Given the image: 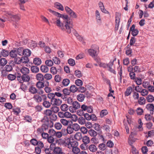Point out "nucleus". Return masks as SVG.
<instances>
[{
    "label": "nucleus",
    "mask_w": 154,
    "mask_h": 154,
    "mask_svg": "<svg viewBox=\"0 0 154 154\" xmlns=\"http://www.w3.org/2000/svg\"><path fill=\"white\" fill-rule=\"evenodd\" d=\"M98 147L100 150L102 151H104L106 148L107 146L105 144L102 143L99 145Z\"/></svg>",
    "instance_id": "46"
},
{
    "label": "nucleus",
    "mask_w": 154,
    "mask_h": 154,
    "mask_svg": "<svg viewBox=\"0 0 154 154\" xmlns=\"http://www.w3.org/2000/svg\"><path fill=\"white\" fill-rule=\"evenodd\" d=\"M136 111L137 114L138 115H142L143 112V109L140 107H138L137 108L136 110Z\"/></svg>",
    "instance_id": "56"
},
{
    "label": "nucleus",
    "mask_w": 154,
    "mask_h": 154,
    "mask_svg": "<svg viewBox=\"0 0 154 154\" xmlns=\"http://www.w3.org/2000/svg\"><path fill=\"white\" fill-rule=\"evenodd\" d=\"M29 91L32 94H35L38 93L37 89L33 86L30 87L29 89Z\"/></svg>",
    "instance_id": "16"
},
{
    "label": "nucleus",
    "mask_w": 154,
    "mask_h": 154,
    "mask_svg": "<svg viewBox=\"0 0 154 154\" xmlns=\"http://www.w3.org/2000/svg\"><path fill=\"white\" fill-rule=\"evenodd\" d=\"M62 151V149L60 147H57L55 148L53 150V154H58L60 152Z\"/></svg>",
    "instance_id": "45"
},
{
    "label": "nucleus",
    "mask_w": 154,
    "mask_h": 154,
    "mask_svg": "<svg viewBox=\"0 0 154 154\" xmlns=\"http://www.w3.org/2000/svg\"><path fill=\"white\" fill-rule=\"evenodd\" d=\"M43 105L46 108H49L51 106V102L47 101L46 100H43Z\"/></svg>",
    "instance_id": "31"
},
{
    "label": "nucleus",
    "mask_w": 154,
    "mask_h": 154,
    "mask_svg": "<svg viewBox=\"0 0 154 154\" xmlns=\"http://www.w3.org/2000/svg\"><path fill=\"white\" fill-rule=\"evenodd\" d=\"M20 71L23 75L28 74L29 72V69L25 67L22 68L20 69Z\"/></svg>",
    "instance_id": "18"
},
{
    "label": "nucleus",
    "mask_w": 154,
    "mask_h": 154,
    "mask_svg": "<svg viewBox=\"0 0 154 154\" xmlns=\"http://www.w3.org/2000/svg\"><path fill=\"white\" fill-rule=\"evenodd\" d=\"M24 48L21 47H20L16 49L17 54L20 56H23V54Z\"/></svg>",
    "instance_id": "20"
},
{
    "label": "nucleus",
    "mask_w": 154,
    "mask_h": 154,
    "mask_svg": "<svg viewBox=\"0 0 154 154\" xmlns=\"http://www.w3.org/2000/svg\"><path fill=\"white\" fill-rule=\"evenodd\" d=\"M82 141L85 144H86L89 143L90 140L89 137L87 136H85L83 137Z\"/></svg>",
    "instance_id": "28"
},
{
    "label": "nucleus",
    "mask_w": 154,
    "mask_h": 154,
    "mask_svg": "<svg viewBox=\"0 0 154 154\" xmlns=\"http://www.w3.org/2000/svg\"><path fill=\"white\" fill-rule=\"evenodd\" d=\"M79 89L78 88L74 85H71L70 87V92L73 93L76 92Z\"/></svg>",
    "instance_id": "39"
},
{
    "label": "nucleus",
    "mask_w": 154,
    "mask_h": 154,
    "mask_svg": "<svg viewBox=\"0 0 154 154\" xmlns=\"http://www.w3.org/2000/svg\"><path fill=\"white\" fill-rule=\"evenodd\" d=\"M146 100L143 97H140L138 100V103L140 105L144 104L145 103Z\"/></svg>",
    "instance_id": "33"
},
{
    "label": "nucleus",
    "mask_w": 154,
    "mask_h": 154,
    "mask_svg": "<svg viewBox=\"0 0 154 154\" xmlns=\"http://www.w3.org/2000/svg\"><path fill=\"white\" fill-rule=\"evenodd\" d=\"M66 130V131L67 133L69 134H71L73 133L74 131L72 128V125H69L67 127Z\"/></svg>",
    "instance_id": "27"
},
{
    "label": "nucleus",
    "mask_w": 154,
    "mask_h": 154,
    "mask_svg": "<svg viewBox=\"0 0 154 154\" xmlns=\"http://www.w3.org/2000/svg\"><path fill=\"white\" fill-rule=\"evenodd\" d=\"M73 130L75 131H79L80 129V127L79 124L77 123H74L72 125Z\"/></svg>",
    "instance_id": "37"
},
{
    "label": "nucleus",
    "mask_w": 154,
    "mask_h": 154,
    "mask_svg": "<svg viewBox=\"0 0 154 154\" xmlns=\"http://www.w3.org/2000/svg\"><path fill=\"white\" fill-rule=\"evenodd\" d=\"M60 122L64 126H67L68 125L69 123V121L67 120L62 119L60 120Z\"/></svg>",
    "instance_id": "51"
},
{
    "label": "nucleus",
    "mask_w": 154,
    "mask_h": 154,
    "mask_svg": "<svg viewBox=\"0 0 154 154\" xmlns=\"http://www.w3.org/2000/svg\"><path fill=\"white\" fill-rule=\"evenodd\" d=\"M52 60L55 64H59L60 63V60L57 57H54Z\"/></svg>",
    "instance_id": "61"
},
{
    "label": "nucleus",
    "mask_w": 154,
    "mask_h": 154,
    "mask_svg": "<svg viewBox=\"0 0 154 154\" xmlns=\"http://www.w3.org/2000/svg\"><path fill=\"white\" fill-rule=\"evenodd\" d=\"M63 92L64 95V96L65 97L66 96L69 95L71 92L70 90H69L67 88H65L63 90Z\"/></svg>",
    "instance_id": "53"
},
{
    "label": "nucleus",
    "mask_w": 154,
    "mask_h": 154,
    "mask_svg": "<svg viewBox=\"0 0 154 154\" xmlns=\"http://www.w3.org/2000/svg\"><path fill=\"white\" fill-rule=\"evenodd\" d=\"M88 149L92 152H95L97 150V147L94 144H91L88 146Z\"/></svg>",
    "instance_id": "22"
},
{
    "label": "nucleus",
    "mask_w": 154,
    "mask_h": 154,
    "mask_svg": "<svg viewBox=\"0 0 154 154\" xmlns=\"http://www.w3.org/2000/svg\"><path fill=\"white\" fill-rule=\"evenodd\" d=\"M77 144L76 146H72L71 149H72V152L75 154H77L80 151V149L78 148L77 146H78V143L77 142Z\"/></svg>",
    "instance_id": "17"
},
{
    "label": "nucleus",
    "mask_w": 154,
    "mask_h": 154,
    "mask_svg": "<svg viewBox=\"0 0 154 154\" xmlns=\"http://www.w3.org/2000/svg\"><path fill=\"white\" fill-rule=\"evenodd\" d=\"M12 62H13V61H10L8 63L9 64L6 65L5 67V69L8 72H10L12 71L13 69L12 65H11L12 64Z\"/></svg>",
    "instance_id": "19"
},
{
    "label": "nucleus",
    "mask_w": 154,
    "mask_h": 154,
    "mask_svg": "<svg viewBox=\"0 0 154 154\" xmlns=\"http://www.w3.org/2000/svg\"><path fill=\"white\" fill-rule=\"evenodd\" d=\"M35 85L38 89L42 88L45 87V82L42 81H38L36 83Z\"/></svg>",
    "instance_id": "21"
},
{
    "label": "nucleus",
    "mask_w": 154,
    "mask_h": 154,
    "mask_svg": "<svg viewBox=\"0 0 154 154\" xmlns=\"http://www.w3.org/2000/svg\"><path fill=\"white\" fill-rule=\"evenodd\" d=\"M31 53V52L30 50L28 49H26L24 50L23 55L29 57Z\"/></svg>",
    "instance_id": "44"
},
{
    "label": "nucleus",
    "mask_w": 154,
    "mask_h": 154,
    "mask_svg": "<svg viewBox=\"0 0 154 154\" xmlns=\"http://www.w3.org/2000/svg\"><path fill=\"white\" fill-rule=\"evenodd\" d=\"M147 101L150 103H152L154 100V97L153 96L149 94L146 97Z\"/></svg>",
    "instance_id": "41"
},
{
    "label": "nucleus",
    "mask_w": 154,
    "mask_h": 154,
    "mask_svg": "<svg viewBox=\"0 0 154 154\" xmlns=\"http://www.w3.org/2000/svg\"><path fill=\"white\" fill-rule=\"evenodd\" d=\"M108 114L107 110L106 109H103L100 112V116L101 117H103L104 116Z\"/></svg>",
    "instance_id": "63"
},
{
    "label": "nucleus",
    "mask_w": 154,
    "mask_h": 154,
    "mask_svg": "<svg viewBox=\"0 0 154 154\" xmlns=\"http://www.w3.org/2000/svg\"><path fill=\"white\" fill-rule=\"evenodd\" d=\"M88 106L85 105L83 104L82 105L81 108L82 109V111H80L79 112H78V114L79 115H81V114H79V112H81L82 115H83V111H85L87 110V107Z\"/></svg>",
    "instance_id": "34"
},
{
    "label": "nucleus",
    "mask_w": 154,
    "mask_h": 154,
    "mask_svg": "<svg viewBox=\"0 0 154 154\" xmlns=\"http://www.w3.org/2000/svg\"><path fill=\"white\" fill-rule=\"evenodd\" d=\"M65 9L71 18H76L77 17V16L76 14L68 6L65 7Z\"/></svg>",
    "instance_id": "7"
},
{
    "label": "nucleus",
    "mask_w": 154,
    "mask_h": 154,
    "mask_svg": "<svg viewBox=\"0 0 154 154\" xmlns=\"http://www.w3.org/2000/svg\"><path fill=\"white\" fill-rule=\"evenodd\" d=\"M7 14L13 21L17 22L20 19V17L18 15H14L12 12H7Z\"/></svg>",
    "instance_id": "8"
},
{
    "label": "nucleus",
    "mask_w": 154,
    "mask_h": 154,
    "mask_svg": "<svg viewBox=\"0 0 154 154\" xmlns=\"http://www.w3.org/2000/svg\"><path fill=\"white\" fill-rule=\"evenodd\" d=\"M10 56L13 58L17 57V52L16 50H11L9 53Z\"/></svg>",
    "instance_id": "36"
},
{
    "label": "nucleus",
    "mask_w": 154,
    "mask_h": 154,
    "mask_svg": "<svg viewBox=\"0 0 154 154\" xmlns=\"http://www.w3.org/2000/svg\"><path fill=\"white\" fill-rule=\"evenodd\" d=\"M46 64L49 66H51L53 65V61L51 60H46L45 61Z\"/></svg>",
    "instance_id": "57"
},
{
    "label": "nucleus",
    "mask_w": 154,
    "mask_h": 154,
    "mask_svg": "<svg viewBox=\"0 0 154 154\" xmlns=\"http://www.w3.org/2000/svg\"><path fill=\"white\" fill-rule=\"evenodd\" d=\"M16 77V76L14 74H9L7 76L8 79L11 81L14 80Z\"/></svg>",
    "instance_id": "58"
},
{
    "label": "nucleus",
    "mask_w": 154,
    "mask_h": 154,
    "mask_svg": "<svg viewBox=\"0 0 154 154\" xmlns=\"http://www.w3.org/2000/svg\"><path fill=\"white\" fill-rule=\"evenodd\" d=\"M45 113L46 116H50L51 118V119L52 111L51 110L46 109L45 112Z\"/></svg>",
    "instance_id": "59"
},
{
    "label": "nucleus",
    "mask_w": 154,
    "mask_h": 154,
    "mask_svg": "<svg viewBox=\"0 0 154 154\" xmlns=\"http://www.w3.org/2000/svg\"><path fill=\"white\" fill-rule=\"evenodd\" d=\"M13 62H12V64L14 63L15 64H19L21 63V59L19 57H15L14 59V61H12Z\"/></svg>",
    "instance_id": "35"
},
{
    "label": "nucleus",
    "mask_w": 154,
    "mask_h": 154,
    "mask_svg": "<svg viewBox=\"0 0 154 154\" xmlns=\"http://www.w3.org/2000/svg\"><path fill=\"white\" fill-rule=\"evenodd\" d=\"M94 46V45H92L91 46V48L88 50V53L93 57L97 56L98 54L97 51L95 49V48H94V49H93Z\"/></svg>",
    "instance_id": "10"
},
{
    "label": "nucleus",
    "mask_w": 154,
    "mask_h": 154,
    "mask_svg": "<svg viewBox=\"0 0 154 154\" xmlns=\"http://www.w3.org/2000/svg\"><path fill=\"white\" fill-rule=\"evenodd\" d=\"M95 17L97 22L99 23H101V20L100 14L98 10H96L95 11Z\"/></svg>",
    "instance_id": "14"
},
{
    "label": "nucleus",
    "mask_w": 154,
    "mask_h": 154,
    "mask_svg": "<svg viewBox=\"0 0 154 154\" xmlns=\"http://www.w3.org/2000/svg\"><path fill=\"white\" fill-rule=\"evenodd\" d=\"M77 141L75 140L71 141L69 138H65L62 141V143L66 147L71 149L72 146H76L77 144Z\"/></svg>",
    "instance_id": "4"
},
{
    "label": "nucleus",
    "mask_w": 154,
    "mask_h": 154,
    "mask_svg": "<svg viewBox=\"0 0 154 154\" xmlns=\"http://www.w3.org/2000/svg\"><path fill=\"white\" fill-rule=\"evenodd\" d=\"M146 108L150 111L151 114H152L154 111V105L153 103H149L146 106Z\"/></svg>",
    "instance_id": "12"
},
{
    "label": "nucleus",
    "mask_w": 154,
    "mask_h": 154,
    "mask_svg": "<svg viewBox=\"0 0 154 154\" xmlns=\"http://www.w3.org/2000/svg\"><path fill=\"white\" fill-rule=\"evenodd\" d=\"M48 10L50 12L52 13L54 15L59 18H64L65 19L67 18V16H65L63 14H60L57 12L53 11L51 9H48Z\"/></svg>",
    "instance_id": "11"
},
{
    "label": "nucleus",
    "mask_w": 154,
    "mask_h": 154,
    "mask_svg": "<svg viewBox=\"0 0 154 154\" xmlns=\"http://www.w3.org/2000/svg\"><path fill=\"white\" fill-rule=\"evenodd\" d=\"M103 129L104 130L107 132H109L110 131V128L107 125H104L103 126Z\"/></svg>",
    "instance_id": "64"
},
{
    "label": "nucleus",
    "mask_w": 154,
    "mask_h": 154,
    "mask_svg": "<svg viewBox=\"0 0 154 154\" xmlns=\"http://www.w3.org/2000/svg\"><path fill=\"white\" fill-rule=\"evenodd\" d=\"M22 80L23 82H28L30 79V78L28 74L23 75L22 76Z\"/></svg>",
    "instance_id": "25"
},
{
    "label": "nucleus",
    "mask_w": 154,
    "mask_h": 154,
    "mask_svg": "<svg viewBox=\"0 0 154 154\" xmlns=\"http://www.w3.org/2000/svg\"><path fill=\"white\" fill-rule=\"evenodd\" d=\"M65 117L67 118H74L75 121L77 120V116L73 114L72 115L69 112H65Z\"/></svg>",
    "instance_id": "13"
},
{
    "label": "nucleus",
    "mask_w": 154,
    "mask_h": 154,
    "mask_svg": "<svg viewBox=\"0 0 154 154\" xmlns=\"http://www.w3.org/2000/svg\"><path fill=\"white\" fill-rule=\"evenodd\" d=\"M42 123L41 127L38 128L37 130V132L38 134H42L44 131H46L49 127H50L49 125L50 121L47 118H44L42 120Z\"/></svg>",
    "instance_id": "2"
},
{
    "label": "nucleus",
    "mask_w": 154,
    "mask_h": 154,
    "mask_svg": "<svg viewBox=\"0 0 154 154\" xmlns=\"http://www.w3.org/2000/svg\"><path fill=\"white\" fill-rule=\"evenodd\" d=\"M1 53L2 56L4 57H6L9 54V51L8 50L5 49L2 50L1 52Z\"/></svg>",
    "instance_id": "50"
},
{
    "label": "nucleus",
    "mask_w": 154,
    "mask_h": 154,
    "mask_svg": "<svg viewBox=\"0 0 154 154\" xmlns=\"http://www.w3.org/2000/svg\"><path fill=\"white\" fill-rule=\"evenodd\" d=\"M82 134L80 132H77L74 135L75 139L77 140H80L82 138Z\"/></svg>",
    "instance_id": "26"
},
{
    "label": "nucleus",
    "mask_w": 154,
    "mask_h": 154,
    "mask_svg": "<svg viewBox=\"0 0 154 154\" xmlns=\"http://www.w3.org/2000/svg\"><path fill=\"white\" fill-rule=\"evenodd\" d=\"M116 58H115L112 61L111 60L108 64L100 62H98V64L100 67H102L104 68H108V70L109 71H110L111 72L115 74L116 71L112 68V67L113 65L114 62L116 60Z\"/></svg>",
    "instance_id": "3"
},
{
    "label": "nucleus",
    "mask_w": 154,
    "mask_h": 154,
    "mask_svg": "<svg viewBox=\"0 0 154 154\" xmlns=\"http://www.w3.org/2000/svg\"><path fill=\"white\" fill-rule=\"evenodd\" d=\"M34 100L37 103H39L41 102L43 100H46L47 97L45 94L42 95L36 94L34 95L33 97Z\"/></svg>",
    "instance_id": "6"
},
{
    "label": "nucleus",
    "mask_w": 154,
    "mask_h": 154,
    "mask_svg": "<svg viewBox=\"0 0 154 154\" xmlns=\"http://www.w3.org/2000/svg\"><path fill=\"white\" fill-rule=\"evenodd\" d=\"M55 128L57 130L61 129L62 128V125L60 123L56 122L54 124Z\"/></svg>",
    "instance_id": "55"
},
{
    "label": "nucleus",
    "mask_w": 154,
    "mask_h": 154,
    "mask_svg": "<svg viewBox=\"0 0 154 154\" xmlns=\"http://www.w3.org/2000/svg\"><path fill=\"white\" fill-rule=\"evenodd\" d=\"M85 97V95L82 94H80L77 96V98L78 100L80 102H82Z\"/></svg>",
    "instance_id": "29"
},
{
    "label": "nucleus",
    "mask_w": 154,
    "mask_h": 154,
    "mask_svg": "<svg viewBox=\"0 0 154 154\" xmlns=\"http://www.w3.org/2000/svg\"><path fill=\"white\" fill-rule=\"evenodd\" d=\"M60 108L62 111L65 112L68 110V106L66 104H63L60 106Z\"/></svg>",
    "instance_id": "38"
},
{
    "label": "nucleus",
    "mask_w": 154,
    "mask_h": 154,
    "mask_svg": "<svg viewBox=\"0 0 154 154\" xmlns=\"http://www.w3.org/2000/svg\"><path fill=\"white\" fill-rule=\"evenodd\" d=\"M70 82V80L68 79H63V84L65 86H66L68 85Z\"/></svg>",
    "instance_id": "60"
},
{
    "label": "nucleus",
    "mask_w": 154,
    "mask_h": 154,
    "mask_svg": "<svg viewBox=\"0 0 154 154\" xmlns=\"http://www.w3.org/2000/svg\"><path fill=\"white\" fill-rule=\"evenodd\" d=\"M31 69L32 72L34 73H37L39 71L38 67L36 66H32L31 68Z\"/></svg>",
    "instance_id": "40"
},
{
    "label": "nucleus",
    "mask_w": 154,
    "mask_h": 154,
    "mask_svg": "<svg viewBox=\"0 0 154 154\" xmlns=\"http://www.w3.org/2000/svg\"><path fill=\"white\" fill-rule=\"evenodd\" d=\"M134 81L137 85H140L142 84V80L141 78L137 77L135 78Z\"/></svg>",
    "instance_id": "52"
},
{
    "label": "nucleus",
    "mask_w": 154,
    "mask_h": 154,
    "mask_svg": "<svg viewBox=\"0 0 154 154\" xmlns=\"http://www.w3.org/2000/svg\"><path fill=\"white\" fill-rule=\"evenodd\" d=\"M28 57L26 56L22 57L21 58V62L25 63H28L29 61Z\"/></svg>",
    "instance_id": "49"
},
{
    "label": "nucleus",
    "mask_w": 154,
    "mask_h": 154,
    "mask_svg": "<svg viewBox=\"0 0 154 154\" xmlns=\"http://www.w3.org/2000/svg\"><path fill=\"white\" fill-rule=\"evenodd\" d=\"M54 7L58 9L60 11H63L64 10V8L63 5L60 3L56 2L54 4Z\"/></svg>",
    "instance_id": "15"
},
{
    "label": "nucleus",
    "mask_w": 154,
    "mask_h": 154,
    "mask_svg": "<svg viewBox=\"0 0 154 154\" xmlns=\"http://www.w3.org/2000/svg\"><path fill=\"white\" fill-rule=\"evenodd\" d=\"M41 60L39 58H35L34 59L33 63L36 65H40L41 63Z\"/></svg>",
    "instance_id": "42"
},
{
    "label": "nucleus",
    "mask_w": 154,
    "mask_h": 154,
    "mask_svg": "<svg viewBox=\"0 0 154 154\" xmlns=\"http://www.w3.org/2000/svg\"><path fill=\"white\" fill-rule=\"evenodd\" d=\"M75 74L76 76L78 78H80L82 76V72L79 70H76L75 72Z\"/></svg>",
    "instance_id": "62"
},
{
    "label": "nucleus",
    "mask_w": 154,
    "mask_h": 154,
    "mask_svg": "<svg viewBox=\"0 0 154 154\" xmlns=\"http://www.w3.org/2000/svg\"><path fill=\"white\" fill-rule=\"evenodd\" d=\"M78 122L81 125H84L86 121L85 118L83 117H80L78 120Z\"/></svg>",
    "instance_id": "47"
},
{
    "label": "nucleus",
    "mask_w": 154,
    "mask_h": 154,
    "mask_svg": "<svg viewBox=\"0 0 154 154\" xmlns=\"http://www.w3.org/2000/svg\"><path fill=\"white\" fill-rule=\"evenodd\" d=\"M132 91V88L131 87L129 86L128 87L125 93V96H128L130 95Z\"/></svg>",
    "instance_id": "23"
},
{
    "label": "nucleus",
    "mask_w": 154,
    "mask_h": 154,
    "mask_svg": "<svg viewBox=\"0 0 154 154\" xmlns=\"http://www.w3.org/2000/svg\"><path fill=\"white\" fill-rule=\"evenodd\" d=\"M62 102L61 99L56 98H55L52 101H51V103L53 106H59L61 104Z\"/></svg>",
    "instance_id": "9"
},
{
    "label": "nucleus",
    "mask_w": 154,
    "mask_h": 154,
    "mask_svg": "<svg viewBox=\"0 0 154 154\" xmlns=\"http://www.w3.org/2000/svg\"><path fill=\"white\" fill-rule=\"evenodd\" d=\"M65 16H67L66 19L62 18L63 20L62 21L60 18L56 19V20L54 23L56 26L63 31H66L69 34L71 32V29L73 26V24L72 21L68 20V16L67 15Z\"/></svg>",
    "instance_id": "1"
},
{
    "label": "nucleus",
    "mask_w": 154,
    "mask_h": 154,
    "mask_svg": "<svg viewBox=\"0 0 154 154\" xmlns=\"http://www.w3.org/2000/svg\"><path fill=\"white\" fill-rule=\"evenodd\" d=\"M72 106H70L69 108V111L72 113H74L76 110L79 109L81 105L77 101H74L72 104Z\"/></svg>",
    "instance_id": "5"
},
{
    "label": "nucleus",
    "mask_w": 154,
    "mask_h": 154,
    "mask_svg": "<svg viewBox=\"0 0 154 154\" xmlns=\"http://www.w3.org/2000/svg\"><path fill=\"white\" fill-rule=\"evenodd\" d=\"M40 70L41 71L44 73H46L48 71V67L45 65H42L40 67Z\"/></svg>",
    "instance_id": "32"
},
{
    "label": "nucleus",
    "mask_w": 154,
    "mask_h": 154,
    "mask_svg": "<svg viewBox=\"0 0 154 154\" xmlns=\"http://www.w3.org/2000/svg\"><path fill=\"white\" fill-rule=\"evenodd\" d=\"M51 109L52 112L55 113L58 112L60 110L59 107L57 106H54L51 108Z\"/></svg>",
    "instance_id": "48"
},
{
    "label": "nucleus",
    "mask_w": 154,
    "mask_h": 154,
    "mask_svg": "<svg viewBox=\"0 0 154 154\" xmlns=\"http://www.w3.org/2000/svg\"><path fill=\"white\" fill-rule=\"evenodd\" d=\"M36 79L39 81H42L44 79V76L41 73H38L36 75Z\"/></svg>",
    "instance_id": "24"
},
{
    "label": "nucleus",
    "mask_w": 154,
    "mask_h": 154,
    "mask_svg": "<svg viewBox=\"0 0 154 154\" xmlns=\"http://www.w3.org/2000/svg\"><path fill=\"white\" fill-rule=\"evenodd\" d=\"M7 63V61L4 58H2L0 59V65L2 66H5Z\"/></svg>",
    "instance_id": "43"
},
{
    "label": "nucleus",
    "mask_w": 154,
    "mask_h": 154,
    "mask_svg": "<svg viewBox=\"0 0 154 154\" xmlns=\"http://www.w3.org/2000/svg\"><path fill=\"white\" fill-rule=\"evenodd\" d=\"M102 77L103 80L106 82V83L109 85V86L110 87L111 85L110 82V80L108 79H107L105 76L103 74L102 75Z\"/></svg>",
    "instance_id": "54"
},
{
    "label": "nucleus",
    "mask_w": 154,
    "mask_h": 154,
    "mask_svg": "<svg viewBox=\"0 0 154 154\" xmlns=\"http://www.w3.org/2000/svg\"><path fill=\"white\" fill-rule=\"evenodd\" d=\"M88 134L91 137H95L97 135V133L93 129H90L88 131Z\"/></svg>",
    "instance_id": "30"
}]
</instances>
